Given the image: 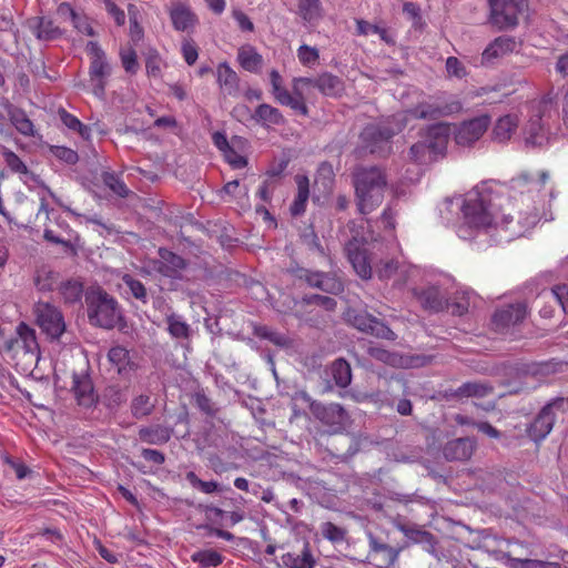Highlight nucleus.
Here are the masks:
<instances>
[{"label": "nucleus", "instance_id": "32", "mask_svg": "<svg viewBox=\"0 0 568 568\" xmlns=\"http://www.w3.org/2000/svg\"><path fill=\"white\" fill-rule=\"evenodd\" d=\"M72 389L79 405L90 407L94 404L95 396L93 385L88 376L73 374Z\"/></svg>", "mask_w": 568, "mask_h": 568}, {"label": "nucleus", "instance_id": "20", "mask_svg": "<svg viewBox=\"0 0 568 568\" xmlns=\"http://www.w3.org/2000/svg\"><path fill=\"white\" fill-rule=\"evenodd\" d=\"M476 442L470 437L456 438L443 447V456L449 462H465L474 454Z\"/></svg>", "mask_w": 568, "mask_h": 568}, {"label": "nucleus", "instance_id": "53", "mask_svg": "<svg viewBox=\"0 0 568 568\" xmlns=\"http://www.w3.org/2000/svg\"><path fill=\"white\" fill-rule=\"evenodd\" d=\"M386 364L399 365L403 367H419L430 363L432 357H384Z\"/></svg>", "mask_w": 568, "mask_h": 568}, {"label": "nucleus", "instance_id": "3", "mask_svg": "<svg viewBox=\"0 0 568 568\" xmlns=\"http://www.w3.org/2000/svg\"><path fill=\"white\" fill-rule=\"evenodd\" d=\"M88 317L92 325L102 328H113L121 320V310L115 298L103 290H92L87 293Z\"/></svg>", "mask_w": 568, "mask_h": 568}, {"label": "nucleus", "instance_id": "37", "mask_svg": "<svg viewBox=\"0 0 568 568\" xmlns=\"http://www.w3.org/2000/svg\"><path fill=\"white\" fill-rule=\"evenodd\" d=\"M139 437L146 444L162 445L170 440L171 430L162 426L143 427L139 430Z\"/></svg>", "mask_w": 568, "mask_h": 568}, {"label": "nucleus", "instance_id": "21", "mask_svg": "<svg viewBox=\"0 0 568 568\" xmlns=\"http://www.w3.org/2000/svg\"><path fill=\"white\" fill-rule=\"evenodd\" d=\"M295 14L304 26L315 27L325 16V9L321 0H296Z\"/></svg>", "mask_w": 568, "mask_h": 568}, {"label": "nucleus", "instance_id": "28", "mask_svg": "<svg viewBox=\"0 0 568 568\" xmlns=\"http://www.w3.org/2000/svg\"><path fill=\"white\" fill-rule=\"evenodd\" d=\"M28 24L36 38L42 41H51L62 34L61 29L51 19L45 17L31 18Z\"/></svg>", "mask_w": 568, "mask_h": 568}, {"label": "nucleus", "instance_id": "23", "mask_svg": "<svg viewBox=\"0 0 568 568\" xmlns=\"http://www.w3.org/2000/svg\"><path fill=\"white\" fill-rule=\"evenodd\" d=\"M3 106L10 123L21 135L27 138H33L36 135V125L23 109L10 103L9 101H6Z\"/></svg>", "mask_w": 568, "mask_h": 568}, {"label": "nucleus", "instance_id": "55", "mask_svg": "<svg viewBox=\"0 0 568 568\" xmlns=\"http://www.w3.org/2000/svg\"><path fill=\"white\" fill-rule=\"evenodd\" d=\"M322 536L332 542H342L345 539L346 531L331 521L321 525Z\"/></svg>", "mask_w": 568, "mask_h": 568}, {"label": "nucleus", "instance_id": "22", "mask_svg": "<svg viewBox=\"0 0 568 568\" xmlns=\"http://www.w3.org/2000/svg\"><path fill=\"white\" fill-rule=\"evenodd\" d=\"M305 281L312 287H317L329 294H338L343 291V282L334 274L322 272L303 271Z\"/></svg>", "mask_w": 568, "mask_h": 568}, {"label": "nucleus", "instance_id": "30", "mask_svg": "<svg viewBox=\"0 0 568 568\" xmlns=\"http://www.w3.org/2000/svg\"><path fill=\"white\" fill-rule=\"evenodd\" d=\"M270 83L272 87V94L277 103L281 105L290 106L291 109H303L302 103H297L291 99V93L284 87V80L282 75L275 69L270 71Z\"/></svg>", "mask_w": 568, "mask_h": 568}, {"label": "nucleus", "instance_id": "40", "mask_svg": "<svg viewBox=\"0 0 568 568\" xmlns=\"http://www.w3.org/2000/svg\"><path fill=\"white\" fill-rule=\"evenodd\" d=\"M304 87H312L311 78H304V77L294 78L292 81L291 99L293 101H296L297 103H302V105H303V109L298 108V109H293V110L298 112L300 114L306 116V115H308V108L306 105L305 98H304L303 90H302Z\"/></svg>", "mask_w": 568, "mask_h": 568}, {"label": "nucleus", "instance_id": "41", "mask_svg": "<svg viewBox=\"0 0 568 568\" xmlns=\"http://www.w3.org/2000/svg\"><path fill=\"white\" fill-rule=\"evenodd\" d=\"M332 376L339 387H346L352 381L351 365L344 357H338L332 365Z\"/></svg>", "mask_w": 568, "mask_h": 568}, {"label": "nucleus", "instance_id": "51", "mask_svg": "<svg viewBox=\"0 0 568 568\" xmlns=\"http://www.w3.org/2000/svg\"><path fill=\"white\" fill-rule=\"evenodd\" d=\"M2 156L6 165L13 173L18 174H28L29 170L26 163L20 159L18 154L9 149H4L2 152Z\"/></svg>", "mask_w": 568, "mask_h": 568}, {"label": "nucleus", "instance_id": "12", "mask_svg": "<svg viewBox=\"0 0 568 568\" xmlns=\"http://www.w3.org/2000/svg\"><path fill=\"white\" fill-rule=\"evenodd\" d=\"M313 415L332 433H338L345 428L348 415L342 405L331 403L327 405L313 403L311 405Z\"/></svg>", "mask_w": 568, "mask_h": 568}, {"label": "nucleus", "instance_id": "7", "mask_svg": "<svg viewBox=\"0 0 568 568\" xmlns=\"http://www.w3.org/2000/svg\"><path fill=\"white\" fill-rule=\"evenodd\" d=\"M345 320L356 329L387 341H394L395 333L382 321L363 310L348 308Z\"/></svg>", "mask_w": 568, "mask_h": 568}, {"label": "nucleus", "instance_id": "18", "mask_svg": "<svg viewBox=\"0 0 568 568\" xmlns=\"http://www.w3.org/2000/svg\"><path fill=\"white\" fill-rule=\"evenodd\" d=\"M395 527L397 530L403 532V535L413 544H418L423 546V549L430 555H436V545L437 540L435 536L423 529L422 527L415 524H403L396 523Z\"/></svg>", "mask_w": 568, "mask_h": 568}, {"label": "nucleus", "instance_id": "15", "mask_svg": "<svg viewBox=\"0 0 568 568\" xmlns=\"http://www.w3.org/2000/svg\"><path fill=\"white\" fill-rule=\"evenodd\" d=\"M520 44L521 42L517 41L515 37L499 36L495 38L483 51L481 64H493L496 60L517 51Z\"/></svg>", "mask_w": 568, "mask_h": 568}, {"label": "nucleus", "instance_id": "62", "mask_svg": "<svg viewBox=\"0 0 568 568\" xmlns=\"http://www.w3.org/2000/svg\"><path fill=\"white\" fill-rule=\"evenodd\" d=\"M51 152L57 159L65 162L67 164H75L79 160L78 153L67 146H53Z\"/></svg>", "mask_w": 568, "mask_h": 568}, {"label": "nucleus", "instance_id": "38", "mask_svg": "<svg viewBox=\"0 0 568 568\" xmlns=\"http://www.w3.org/2000/svg\"><path fill=\"white\" fill-rule=\"evenodd\" d=\"M60 295L65 304H75L81 302L83 295V285L75 280H69L59 286Z\"/></svg>", "mask_w": 568, "mask_h": 568}, {"label": "nucleus", "instance_id": "24", "mask_svg": "<svg viewBox=\"0 0 568 568\" xmlns=\"http://www.w3.org/2000/svg\"><path fill=\"white\" fill-rule=\"evenodd\" d=\"M281 560L285 568H315L316 566V558L308 542H305L300 551L283 554Z\"/></svg>", "mask_w": 568, "mask_h": 568}, {"label": "nucleus", "instance_id": "60", "mask_svg": "<svg viewBox=\"0 0 568 568\" xmlns=\"http://www.w3.org/2000/svg\"><path fill=\"white\" fill-rule=\"evenodd\" d=\"M194 402L197 408L209 416H215L217 412L216 405L204 394V392H196Z\"/></svg>", "mask_w": 568, "mask_h": 568}, {"label": "nucleus", "instance_id": "64", "mask_svg": "<svg viewBox=\"0 0 568 568\" xmlns=\"http://www.w3.org/2000/svg\"><path fill=\"white\" fill-rule=\"evenodd\" d=\"M552 297L558 302L565 313H568V285H557L551 290Z\"/></svg>", "mask_w": 568, "mask_h": 568}, {"label": "nucleus", "instance_id": "57", "mask_svg": "<svg viewBox=\"0 0 568 568\" xmlns=\"http://www.w3.org/2000/svg\"><path fill=\"white\" fill-rule=\"evenodd\" d=\"M426 142L419 141L413 144L409 149V159L418 164H425L433 161V156L427 151Z\"/></svg>", "mask_w": 568, "mask_h": 568}, {"label": "nucleus", "instance_id": "25", "mask_svg": "<svg viewBox=\"0 0 568 568\" xmlns=\"http://www.w3.org/2000/svg\"><path fill=\"white\" fill-rule=\"evenodd\" d=\"M448 140V129L445 124H435L428 128L426 142L427 151L433 161L437 155L443 154Z\"/></svg>", "mask_w": 568, "mask_h": 568}, {"label": "nucleus", "instance_id": "45", "mask_svg": "<svg viewBox=\"0 0 568 568\" xmlns=\"http://www.w3.org/2000/svg\"><path fill=\"white\" fill-rule=\"evenodd\" d=\"M89 74L91 80H98V87L103 91L105 85L104 79L110 74V65L106 58L94 59V61H91Z\"/></svg>", "mask_w": 568, "mask_h": 568}, {"label": "nucleus", "instance_id": "17", "mask_svg": "<svg viewBox=\"0 0 568 568\" xmlns=\"http://www.w3.org/2000/svg\"><path fill=\"white\" fill-rule=\"evenodd\" d=\"M173 28L181 32H192L199 23V18L187 3L173 2L169 8Z\"/></svg>", "mask_w": 568, "mask_h": 568}, {"label": "nucleus", "instance_id": "58", "mask_svg": "<svg viewBox=\"0 0 568 568\" xmlns=\"http://www.w3.org/2000/svg\"><path fill=\"white\" fill-rule=\"evenodd\" d=\"M280 182L270 178L264 176L263 181L256 192V196L264 203H270L273 197V193L278 186Z\"/></svg>", "mask_w": 568, "mask_h": 568}, {"label": "nucleus", "instance_id": "59", "mask_svg": "<svg viewBox=\"0 0 568 568\" xmlns=\"http://www.w3.org/2000/svg\"><path fill=\"white\" fill-rule=\"evenodd\" d=\"M374 268L379 280H388L396 273L398 263L394 258H388L374 264Z\"/></svg>", "mask_w": 568, "mask_h": 568}, {"label": "nucleus", "instance_id": "27", "mask_svg": "<svg viewBox=\"0 0 568 568\" xmlns=\"http://www.w3.org/2000/svg\"><path fill=\"white\" fill-rule=\"evenodd\" d=\"M216 81L224 94L235 97L239 93L240 78L227 62L217 65Z\"/></svg>", "mask_w": 568, "mask_h": 568}, {"label": "nucleus", "instance_id": "26", "mask_svg": "<svg viewBox=\"0 0 568 568\" xmlns=\"http://www.w3.org/2000/svg\"><path fill=\"white\" fill-rule=\"evenodd\" d=\"M312 87L316 88L322 94L331 98L342 95L344 92V82L337 75L324 72L317 78H311Z\"/></svg>", "mask_w": 568, "mask_h": 568}, {"label": "nucleus", "instance_id": "1", "mask_svg": "<svg viewBox=\"0 0 568 568\" xmlns=\"http://www.w3.org/2000/svg\"><path fill=\"white\" fill-rule=\"evenodd\" d=\"M500 196H494L486 187L476 186L465 194L462 213L469 229H500L508 233L509 239L525 235L538 222L535 210L520 212L515 203Z\"/></svg>", "mask_w": 568, "mask_h": 568}, {"label": "nucleus", "instance_id": "13", "mask_svg": "<svg viewBox=\"0 0 568 568\" xmlns=\"http://www.w3.org/2000/svg\"><path fill=\"white\" fill-rule=\"evenodd\" d=\"M345 253L354 271L361 278L368 280L372 277L373 260L368 255L364 243L357 241L356 239L348 241L345 245Z\"/></svg>", "mask_w": 568, "mask_h": 568}, {"label": "nucleus", "instance_id": "4", "mask_svg": "<svg viewBox=\"0 0 568 568\" xmlns=\"http://www.w3.org/2000/svg\"><path fill=\"white\" fill-rule=\"evenodd\" d=\"M488 23L498 31L514 30L529 9L528 0H487Z\"/></svg>", "mask_w": 568, "mask_h": 568}, {"label": "nucleus", "instance_id": "54", "mask_svg": "<svg viewBox=\"0 0 568 568\" xmlns=\"http://www.w3.org/2000/svg\"><path fill=\"white\" fill-rule=\"evenodd\" d=\"M153 404L150 402V397L146 395H140L135 397L131 405V410L134 417L142 418L151 414Z\"/></svg>", "mask_w": 568, "mask_h": 568}, {"label": "nucleus", "instance_id": "8", "mask_svg": "<svg viewBox=\"0 0 568 568\" xmlns=\"http://www.w3.org/2000/svg\"><path fill=\"white\" fill-rule=\"evenodd\" d=\"M463 105L457 100L446 101L442 97H430L417 103L408 113L420 120H437L462 111Z\"/></svg>", "mask_w": 568, "mask_h": 568}, {"label": "nucleus", "instance_id": "29", "mask_svg": "<svg viewBox=\"0 0 568 568\" xmlns=\"http://www.w3.org/2000/svg\"><path fill=\"white\" fill-rule=\"evenodd\" d=\"M252 119L266 129L275 125H284L286 122L283 113L268 103L258 104L252 114Z\"/></svg>", "mask_w": 568, "mask_h": 568}, {"label": "nucleus", "instance_id": "6", "mask_svg": "<svg viewBox=\"0 0 568 568\" xmlns=\"http://www.w3.org/2000/svg\"><path fill=\"white\" fill-rule=\"evenodd\" d=\"M528 315L525 302H516L497 307L491 316V327L499 334H511Z\"/></svg>", "mask_w": 568, "mask_h": 568}, {"label": "nucleus", "instance_id": "46", "mask_svg": "<svg viewBox=\"0 0 568 568\" xmlns=\"http://www.w3.org/2000/svg\"><path fill=\"white\" fill-rule=\"evenodd\" d=\"M58 114L68 129L78 132L83 139H89L90 128L84 125L75 115L69 113L65 109H60Z\"/></svg>", "mask_w": 568, "mask_h": 568}, {"label": "nucleus", "instance_id": "16", "mask_svg": "<svg viewBox=\"0 0 568 568\" xmlns=\"http://www.w3.org/2000/svg\"><path fill=\"white\" fill-rule=\"evenodd\" d=\"M187 262L180 255L168 248H159V260L153 262V268L161 275L170 278H179Z\"/></svg>", "mask_w": 568, "mask_h": 568}, {"label": "nucleus", "instance_id": "36", "mask_svg": "<svg viewBox=\"0 0 568 568\" xmlns=\"http://www.w3.org/2000/svg\"><path fill=\"white\" fill-rule=\"evenodd\" d=\"M473 293L467 290H456L448 296V307L453 315L462 316L466 314L470 306Z\"/></svg>", "mask_w": 568, "mask_h": 568}, {"label": "nucleus", "instance_id": "44", "mask_svg": "<svg viewBox=\"0 0 568 568\" xmlns=\"http://www.w3.org/2000/svg\"><path fill=\"white\" fill-rule=\"evenodd\" d=\"M356 29H357V33L361 36L378 34L381 40L387 44H394V42H395L393 37L389 36L388 31L385 28H382L376 24H372L365 20H357Z\"/></svg>", "mask_w": 568, "mask_h": 568}, {"label": "nucleus", "instance_id": "11", "mask_svg": "<svg viewBox=\"0 0 568 568\" xmlns=\"http://www.w3.org/2000/svg\"><path fill=\"white\" fill-rule=\"evenodd\" d=\"M3 348L13 355H39L36 331L21 322L16 328V335L4 341Z\"/></svg>", "mask_w": 568, "mask_h": 568}, {"label": "nucleus", "instance_id": "56", "mask_svg": "<svg viewBox=\"0 0 568 568\" xmlns=\"http://www.w3.org/2000/svg\"><path fill=\"white\" fill-rule=\"evenodd\" d=\"M58 274L52 271H39L36 277V286L39 291L48 292L54 288Z\"/></svg>", "mask_w": 568, "mask_h": 568}, {"label": "nucleus", "instance_id": "9", "mask_svg": "<svg viewBox=\"0 0 568 568\" xmlns=\"http://www.w3.org/2000/svg\"><path fill=\"white\" fill-rule=\"evenodd\" d=\"M565 404V398L557 397L541 408L539 414L527 428L528 436L534 442H541L547 437L556 420L555 410L562 409Z\"/></svg>", "mask_w": 568, "mask_h": 568}, {"label": "nucleus", "instance_id": "52", "mask_svg": "<svg viewBox=\"0 0 568 568\" xmlns=\"http://www.w3.org/2000/svg\"><path fill=\"white\" fill-rule=\"evenodd\" d=\"M297 58L303 65L312 68L317 64L320 60V52L314 47L302 44L297 49Z\"/></svg>", "mask_w": 568, "mask_h": 568}, {"label": "nucleus", "instance_id": "19", "mask_svg": "<svg viewBox=\"0 0 568 568\" xmlns=\"http://www.w3.org/2000/svg\"><path fill=\"white\" fill-rule=\"evenodd\" d=\"M414 295L426 311L438 313L448 307V296L437 286H427L425 288H415Z\"/></svg>", "mask_w": 568, "mask_h": 568}, {"label": "nucleus", "instance_id": "47", "mask_svg": "<svg viewBox=\"0 0 568 568\" xmlns=\"http://www.w3.org/2000/svg\"><path fill=\"white\" fill-rule=\"evenodd\" d=\"M120 60L124 70L130 74H135L139 70L138 54L133 47H122L119 52Z\"/></svg>", "mask_w": 568, "mask_h": 568}, {"label": "nucleus", "instance_id": "43", "mask_svg": "<svg viewBox=\"0 0 568 568\" xmlns=\"http://www.w3.org/2000/svg\"><path fill=\"white\" fill-rule=\"evenodd\" d=\"M122 282L128 288V293L130 295L143 304L148 303V291L145 285L140 280L135 278L131 274H124L122 276Z\"/></svg>", "mask_w": 568, "mask_h": 568}, {"label": "nucleus", "instance_id": "35", "mask_svg": "<svg viewBox=\"0 0 568 568\" xmlns=\"http://www.w3.org/2000/svg\"><path fill=\"white\" fill-rule=\"evenodd\" d=\"M295 180L297 184V194L291 204L290 211L293 216H298L303 214L306 209V203L310 196V182L305 175H297Z\"/></svg>", "mask_w": 568, "mask_h": 568}, {"label": "nucleus", "instance_id": "48", "mask_svg": "<svg viewBox=\"0 0 568 568\" xmlns=\"http://www.w3.org/2000/svg\"><path fill=\"white\" fill-rule=\"evenodd\" d=\"M168 331L175 338H187L190 325L181 320L180 316L172 314L166 318Z\"/></svg>", "mask_w": 568, "mask_h": 568}, {"label": "nucleus", "instance_id": "63", "mask_svg": "<svg viewBox=\"0 0 568 568\" xmlns=\"http://www.w3.org/2000/svg\"><path fill=\"white\" fill-rule=\"evenodd\" d=\"M446 71L449 77H456L458 79H462L467 74L465 65L456 57L447 58Z\"/></svg>", "mask_w": 568, "mask_h": 568}, {"label": "nucleus", "instance_id": "10", "mask_svg": "<svg viewBox=\"0 0 568 568\" xmlns=\"http://www.w3.org/2000/svg\"><path fill=\"white\" fill-rule=\"evenodd\" d=\"M37 323L51 338H59L65 331L62 313L48 302H38L34 307Z\"/></svg>", "mask_w": 568, "mask_h": 568}, {"label": "nucleus", "instance_id": "39", "mask_svg": "<svg viewBox=\"0 0 568 568\" xmlns=\"http://www.w3.org/2000/svg\"><path fill=\"white\" fill-rule=\"evenodd\" d=\"M224 557L214 549H204L191 555V560L201 568L217 567L223 562Z\"/></svg>", "mask_w": 568, "mask_h": 568}, {"label": "nucleus", "instance_id": "14", "mask_svg": "<svg viewBox=\"0 0 568 568\" xmlns=\"http://www.w3.org/2000/svg\"><path fill=\"white\" fill-rule=\"evenodd\" d=\"M490 118L486 114L463 122L455 131V141L458 145L469 146L478 141L487 131Z\"/></svg>", "mask_w": 568, "mask_h": 568}, {"label": "nucleus", "instance_id": "34", "mask_svg": "<svg viewBox=\"0 0 568 568\" xmlns=\"http://www.w3.org/2000/svg\"><path fill=\"white\" fill-rule=\"evenodd\" d=\"M519 124L518 116L506 114L499 118L493 129V138L497 142H506L515 133Z\"/></svg>", "mask_w": 568, "mask_h": 568}, {"label": "nucleus", "instance_id": "61", "mask_svg": "<svg viewBox=\"0 0 568 568\" xmlns=\"http://www.w3.org/2000/svg\"><path fill=\"white\" fill-rule=\"evenodd\" d=\"M106 13L114 20L118 27L125 24V12L113 0H103Z\"/></svg>", "mask_w": 568, "mask_h": 568}, {"label": "nucleus", "instance_id": "5", "mask_svg": "<svg viewBox=\"0 0 568 568\" xmlns=\"http://www.w3.org/2000/svg\"><path fill=\"white\" fill-rule=\"evenodd\" d=\"M400 130V125L393 128L389 121L368 124L359 135L362 146L372 154L385 155L389 153L392 138Z\"/></svg>", "mask_w": 568, "mask_h": 568}, {"label": "nucleus", "instance_id": "50", "mask_svg": "<svg viewBox=\"0 0 568 568\" xmlns=\"http://www.w3.org/2000/svg\"><path fill=\"white\" fill-rule=\"evenodd\" d=\"M488 388L480 383H464L455 392V397H483L487 394Z\"/></svg>", "mask_w": 568, "mask_h": 568}, {"label": "nucleus", "instance_id": "42", "mask_svg": "<svg viewBox=\"0 0 568 568\" xmlns=\"http://www.w3.org/2000/svg\"><path fill=\"white\" fill-rule=\"evenodd\" d=\"M549 179L550 176L546 171H541L538 178H534L529 173H523L516 180H514V183L518 187L529 186L530 191H540L548 183Z\"/></svg>", "mask_w": 568, "mask_h": 568}, {"label": "nucleus", "instance_id": "33", "mask_svg": "<svg viewBox=\"0 0 568 568\" xmlns=\"http://www.w3.org/2000/svg\"><path fill=\"white\" fill-rule=\"evenodd\" d=\"M237 62L245 71L257 73L263 65V57L253 45L245 44L237 50Z\"/></svg>", "mask_w": 568, "mask_h": 568}, {"label": "nucleus", "instance_id": "2", "mask_svg": "<svg viewBox=\"0 0 568 568\" xmlns=\"http://www.w3.org/2000/svg\"><path fill=\"white\" fill-rule=\"evenodd\" d=\"M353 184L361 214H369L382 204L387 187V178L383 169L357 166L353 172Z\"/></svg>", "mask_w": 568, "mask_h": 568}, {"label": "nucleus", "instance_id": "49", "mask_svg": "<svg viewBox=\"0 0 568 568\" xmlns=\"http://www.w3.org/2000/svg\"><path fill=\"white\" fill-rule=\"evenodd\" d=\"M128 13L130 20V39L133 44H138L144 37L143 27L138 21V9L134 4L128 6Z\"/></svg>", "mask_w": 568, "mask_h": 568}, {"label": "nucleus", "instance_id": "31", "mask_svg": "<svg viewBox=\"0 0 568 568\" xmlns=\"http://www.w3.org/2000/svg\"><path fill=\"white\" fill-rule=\"evenodd\" d=\"M253 334L261 339H267L270 343L282 349L288 351L294 348L293 338L286 334L274 331L266 325L254 324Z\"/></svg>", "mask_w": 568, "mask_h": 568}]
</instances>
